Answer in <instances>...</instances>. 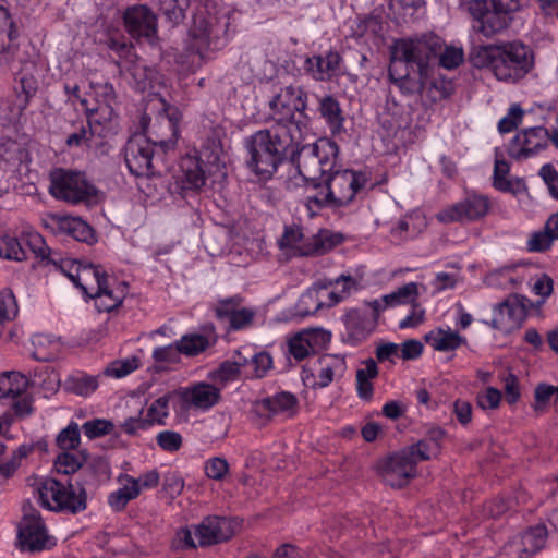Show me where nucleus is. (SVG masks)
Wrapping results in <instances>:
<instances>
[{"mask_svg": "<svg viewBox=\"0 0 558 558\" xmlns=\"http://www.w3.org/2000/svg\"><path fill=\"white\" fill-rule=\"evenodd\" d=\"M181 350L179 341L175 344L156 348L153 352V359L158 363H177L180 360Z\"/></svg>", "mask_w": 558, "mask_h": 558, "instance_id": "680f3d73", "label": "nucleus"}, {"mask_svg": "<svg viewBox=\"0 0 558 558\" xmlns=\"http://www.w3.org/2000/svg\"><path fill=\"white\" fill-rule=\"evenodd\" d=\"M438 48L439 39L435 37L398 40L393 47L390 64L400 62L401 66L418 69L420 73H426L428 63L436 58Z\"/></svg>", "mask_w": 558, "mask_h": 558, "instance_id": "9d476101", "label": "nucleus"}, {"mask_svg": "<svg viewBox=\"0 0 558 558\" xmlns=\"http://www.w3.org/2000/svg\"><path fill=\"white\" fill-rule=\"evenodd\" d=\"M549 131L534 126L518 133L508 146V154L515 160H523L547 147Z\"/></svg>", "mask_w": 558, "mask_h": 558, "instance_id": "a211bd4d", "label": "nucleus"}, {"mask_svg": "<svg viewBox=\"0 0 558 558\" xmlns=\"http://www.w3.org/2000/svg\"><path fill=\"white\" fill-rule=\"evenodd\" d=\"M439 442L435 438H425L418 442L404 448L405 451L411 452V457L414 458L415 465L420 461H426L439 451Z\"/></svg>", "mask_w": 558, "mask_h": 558, "instance_id": "c03bdc74", "label": "nucleus"}, {"mask_svg": "<svg viewBox=\"0 0 558 558\" xmlns=\"http://www.w3.org/2000/svg\"><path fill=\"white\" fill-rule=\"evenodd\" d=\"M17 305L12 292L3 291L0 293V319L10 320L15 317Z\"/></svg>", "mask_w": 558, "mask_h": 558, "instance_id": "e2e57ef3", "label": "nucleus"}, {"mask_svg": "<svg viewBox=\"0 0 558 558\" xmlns=\"http://www.w3.org/2000/svg\"><path fill=\"white\" fill-rule=\"evenodd\" d=\"M106 280V274L97 266L82 265L75 272V286L89 298L97 295V293L104 289L101 284H104Z\"/></svg>", "mask_w": 558, "mask_h": 558, "instance_id": "c85d7f7f", "label": "nucleus"}, {"mask_svg": "<svg viewBox=\"0 0 558 558\" xmlns=\"http://www.w3.org/2000/svg\"><path fill=\"white\" fill-rule=\"evenodd\" d=\"M525 316V304L518 296H511L495 305L492 320H483V323L496 330L509 333L520 328Z\"/></svg>", "mask_w": 558, "mask_h": 558, "instance_id": "f3484780", "label": "nucleus"}, {"mask_svg": "<svg viewBox=\"0 0 558 558\" xmlns=\"http://www.w3.org/2000/svg\"><path fill=\"white\" fill-rule=\"evenodd\" d=\"M340 62V54L335 51H329L325 56L307 58L306 71L317 81L329 80L337 73Z\"/></svg>", "mask_w": 558, "mask_h": 558, "instance_id": "cd10ccee", "label": "nucleus"}, {"mask_svg": "<svg viewBox=\"0 0 558 558\" xmlns=\"http://www.w3.org/2000/svg\"><path fill=\"white\" fill-rule=\"evenodd\" d=\"M99 94L106 98L105 102L112 100V93L109 87H101ZM80 100L88 117V133L85 146L95 154H107L108 140L117 132L114 110L108 104L93 107L88 100Z\"/></svg>", "mask_w": 558, "mask_h": 558, "instance_id": "39448f33", "label": "nucleus"}, {"mask_svg": "<svg viewBox=\"0 0 558 558\" xmlns=\"http://www.w3.org/2000/svg\"><path fill=\"white\" fill-rule=\"evenodd\" d=\"M0 256L19 262L27 257L21 241L13 236H3L0 239Z\"/></svg>", "mask_w": 558, "mask_h": 558, "instance_id": "de8ad7c7", "label": "nucleus"}, {"mask_svg": "<svg viewBox=\"0 0 558 558\" xmlns=\"http://www.w3.org/2000/svg\"><path fill=\"white\" fill-rule=\"evenodd\" d=\"M193 527L201 547L226 542L235 533V524L225 517H207Z\"/></svg>", "mask_w": 558, "mask_h": 558, "instance_id": "6ab92c4d", "label": "nucleus"}, {"mask_svg": "<svg viewBox=\"0 0 558 558\" xmlns=\"http://www.w3.org/2000/svg\"><path fill=\"white\" fill-rule=\"evenodd\" d=\"M101 286L104 289H101L97 295H92L90 298L95 299L96 306L99 311L110 312L122 303L126 294L128 284L122 282L118 287L112 288L107 279Z\"/></svg>", "mask_w": 558, "mask_h": 558, "instance_id": "7c9ffc66", "label": "nucleus"}, {"mask_svg": "<svg viewBox=\"0 0 558 558\" xmlns=\"http://www.w3.org/2000/svg\"><path fill=\"white\" fill-rule=\"evenodd\" d=\"M436 57L439 59V65L447 70L458 68L464 60V53L461 48L445 47L442 49L440 43Z\"/></svg>", "mask_w": 558, "mask_h": 558, "instance_id": "09e8293b", "label": "nucleus"}, {"mask_svg": "<svg viewBox=\"0 0 558 558\" xmlns=\"http://www.w3.org/2000/svg\"><path fill=\"white\" fill-rule=\"evenodd\" d=\"M246 364V360L235 362H223L218 369L213 373V378L222 383L235 379L240 373V367Z\"/></svg>", "mask_w": 558, "mask_h": 558, "instance_id": "6e6d98bb", "label": "nucleus"}, {"mask_svg": "<svg viewBox=\"0 0 558 558\" xmlns=\"http://www.w3.org/2000/svg\"><path fill=\"white\" fill-rule=\"evenodd\" d=\"M57 225L60 231L76 241L85 243H92L94 241V230L81 218L59 217Z\"/></svg>", "mask_w": 558, "mask_h": 558, "instance_id": "2f4dec72", "label": "nucleus"}, {"mask_svg": "<svg viewBox=\"0 0 558 558\" xmlns=\"http://www.w3.org/2000/svg\"><path fill=\"white\" fill-rule=\"evenodd\" d=\"M296 403V398L292 393L280 392L256 402V411L268 412L271 415L279 413L293 414Z\"/></svg>", "mask_w": 558, "mask_h": 558, "instance_id": "c756f323", "label": "nucleus"}, {"mask_svg": "<svg viewBox=\"0 0 558 558\" xmlns=\"http://www.w3.org/2000/svg\"><path fill=\"white\" fill-rule=\"evenodd\" d=\"M517 536L519 539H521L523 546L526 548V550H529V554L532 557L544 548L547 541L548 531L544 524H537Z\"/></svg>", "mask_w": 558, "mask_h": 558, "instance_id": "4c0bfd02", "label": "nucleus"}, {"mask_svg": "<svg viewBox=\"0 0 558 558\" xmlns=\"http://www.w3.org/2000/svg\"><path fill=\"white\" fill-rule=\"evenodd\" d=\"M49 180L50 194L70 204H87L96 195L95 187L80 172L58 168L50 172Z\"/></svg>", "mask_w": 558, "mask_h": 558, "instance_id": "1a4fd4ad", "label": "nucleus"}, {"mask_svg": "<svg viewBox=\"0 0 558 558\" xmlns=\"http://www.w3.org/2000/svg\"><path fill=\"white\" fill-rule=\"evenodd\" d=\"M553 243L554 239L544 226L543 230L535 231L530 235L526 242V250L536 253L546 252L551 247Z\"/></svg>", "mask_w": 558, "mask_h": 558, "instance_id": "603ef678", "label": "nucleus"}, {"mask_svg": "<svg viewBox=\"0 0 558 558\" xmlns=\"http://www.w3.org/2000/svg\"><path fill=\"white\" fill-rule=\"evenodd\" d=\"M302 136H294L280 126L268 125L256 131L245 142L250 159L247 167L258 177L269 179L288 158L294 157Z\"/></svg>", "mask_w": 558, "mask_h": 558, "instance_id": "f257e3e1", "label": "nucleus"}, {"mask_svg": "<svg viewBox=\"0 0 558 558\" xmlns=\"http://www.w3.org/2000/svg\"><path fill=\"white\" fill-rule=\"evenodd\" d=\"M124 27L135 39H153L157 33V17L144 4H136L125 10L123 14Z\"/></svg>", "mask_w": 558, "mask_h": 558, "instance_id": "aec40b11", "label": "nucleus"}, {"mask_svg": "<svg viewBox=\"0 0 558 558\" xmlns=\"http://www.w3.org/2000/svg\"><path fill=\"white\" fill-rule=\"evenodd\" d=\"M140 367V359L131 356L124 360L112 361L104 369V375L108 377L122 378Z\"/></svg>", "mask_w": 558, "mask_h": 558, "instance_id": "49530a36", "label": "nucleus"}, {"mask_svg": "<svg viewBox=\"0 0 558 558\" xmlns=\"http://www.w3.org/2000/svg\"><path fill=\"white\" fill-rule=\"evenodd\" d=\"M330 338V333L322 328L304 329L287 340L288 353L296 362H301L324 349Z\"/></svg>", "mask_w": 558, "mask_h": 558, "instance_id": "dca6fc26", "label": "nucleus"}, {"mask_svg": "<svg viewBox=\"0 0 558 558\" xmlns=\"http://www.w3.org/2000/svg\"><path fill=\"white\" fill-rule=\"evenodd\" d=\"M558 393V386L548 385L545 383H541L535 387L534 398L535 402L533 404L534 410L537 413L544 412L548 402L554 396Z\"/></svg>", "mask_w": 558, "mask_h": 558, "instance_id": "3c124183", "label": "nucleus"}, {"mask_svg": "<svg viewBox=\"0 0 558 558\" xmlns=\"http://www.w3.org/2000/svg\"><path fill=\"white\" fill-rule=\"evenodd\" d=\"M501 556L505 558H531L529 550L518 536L512 537L504 545Z\"/></svg>", "mask_w": 558, "mask_h": 558, "instance_id": "69168bd1", "label": "nucleus"}, {"mask_svg": "<svg viewBox=\"0 0 558 558\" xmlns=\"http://www.w3.org/2000/svg\"><path fill=\"white\" fill-rule=\"evenodd\" d=\"M145 134L132 136L124 147V158L131 173L137 177L154 175L158 170L153 161V146H160L166 151L175 144L177 125L166 116H161L158 124L145 128Z\"/></svg>", "mask_w": 558, "mask_h": 558, "instance_id": "7ed1b4c3", "label": "nucleus"}, {"mask_svg": "<svg viewBox=\"0 0 558 558\" xmlns=\"http://www.w3.org/2000/svg\"><path fill=\"white\" fill-rule=\"evenodd\" d=\"M473 17V29L486 38H493L506 32L513 22V16L487 0H462Z\"/></svg>", "mask_w": 558, "mask_h": 558, "instance_id": "9b49d317", "label": "nucleus"}, {"mask_svg": "<svg viewBox=\"0 0 558 558\" xmlns=\"http://www.w3.org/2000/svg\"><path fill=\"white\" fill-rule=\"evenodd\" d=\"M318 374L303 369V381L314 388H325L335 379L342 378L347 364L344 356L328 354L318 360Z\"/></svg>", "mask_w": 558, "mask_h": 558, "instance_id": "412c9836", "label": "nucleus"}, {"mask_svg": "<svg viewBox=\"0 0 558 558\" xmlns=\"http://www.w3.org/2000/svg\"><path fill=\"white\" fill-rule=\"evenodd\" d=\"M524 111L519 105L510 107L509 112L498 123V130L500 133H508L517 129L521 123Z\"/></svg>", "mask_w": 558, "mask_h": 558, "instance_id": "052dcab7", "label": "nucleus"}, {"mask_svg": "<svg viewBox=\"0 0 558 558\" xmlns=\"http://www.w3.org/2000/svg\"><path fill=\"white\" fill-rule=\"evenodd\" d=\"M338 146L330 141H319L312 145H300L291 157L299 173L308 182L325 179L335 168Z\"/></svg>", "mask_w": 558, "mask_h": 558, "instance_id": "423d86ee", "label": "nucleus"}, {"mask_svg": "<svg viewBox=\"0 0 558 558\" xmlns=\"http://www.w3.org/2000/svg\"><path fill=\"white\" fill-rule=\"evenodd\" d=\"M364 367L356 371V388L357 393L362 399H371L373 396L372 379L378 375V367L373 359L364 362Z\"/></svg>", "mask_w": 558, "mask_h": 558, "instance_id": "e433bc0d", "label": "nucleus"}, {"mask_svg": "<svg viewBox=\"0 0 558 558\" xmlns=\"http://www.w3.org/2000/svg\"><path fill=\"white\" fill-rule=\"evenodd\" d=\"M168 397L163 396L150 404L145 417L148 426L153 424H165V418L168 416Z\"/></svg>", "mask_w": 558, "mask_h": 558, "instance_id": "8fccbe9b", "label": "nucleus"}, {"mask_svg": "<svg viewBox=\"0 0 558 558\" xmlns=\"http://www.w3.org/2000/svg\"><path fill=\"white\" fill-rule=\"evenodd\" d=\"M306 108V92L300 86H286L269 101L270 125L280 126L294 136H302Z\"/></svg>", "mask_w": 558, "mask_h": 558, "instance_id": "20e7f679", "label": "nucleus"}, {"mask_svg": "<svg viewBox=\"0 0 558 558\" xmlns=\"http://www.w3.org/2000/svg\"><path fill=\"white\" fill-rule=\"evenodd\" d=\"M65 385L68 390L78 396H88L98 388V380L96 376L77 374L70 376L66 379Z\"/></svg>", "mask_w": 558, "mask_h": 558, "instance_id": "79ce46f5", "label": "nucleus"}, {"mask_svg": "<svg viewBox=\"0 0 558 558\" xmlns=\"http://www.w3.org/2000/svg\"><path fill=\"white\" fill-rule=\"evenodd\" d=\"M87 460V454L84 451L71 453L62 451L54 461L57 472L69 475L80 470Z\"/></svg>", "mask_w": 558, "mask_h": 558, "instance_id": "ea45409f", "label": "nucleus"}, {"mask_svg": "<svg viewBox=\"0 0 558 558\" xmlns=\"http://www.w3.org/2000/svg\"><path fill=\"white\" fill-rule=\"evenodd\" d=\"M20 86H21V92L23 94V98H22V105L23 107H25L31 97H33L36 92H37V88H38V82L36 80V77L27 71V69H24L21 73H20Z\"/></svg>", "mask_w": 558, "mask_h": 558, "instance_id": "13d9d810", "label": "nucleus"}, {"mask_svg": "<svg viewBox=\"0 0 558 558\" xmlns=\"http://www.w3.org/2000/svg\"><path fill=\"white\" fill-rule=\"evenodd\" d=\"M411 454L402 449L380 462L378 468L386 484L401 488L416 476V465Z\"/></svg>", "mask_w": 558, "mask_h": 558, "instance_id": "4468645a", "label": "nucleus"}, {"mask_svg": "<svg viewBox=\"0 0 558 558\" xmlns=\"http://www.w3.org/2000/svg\"><path fill=\"white\" fill-rule=\"evenodd\" d=\"M318 110L329 124L332 134L340 133L343 130L344 118L337 99L329 95L324 96L319 100Z\"/></svg>", "mask_w": 558, "mask_h": 558, "instance_id": "72a5a7b5", "label": "nucleus"}, {"mask_svg": "<svg viewBox=\"0 0 558 558\" xmlns=\"http://www.w3.org/2000/svg\"><path fill=\"white\" fill-rule=\"evenodd\" d=\"M82 428L89 439H94L111 433L113 424L107 420L96 418L85 422Z\"/></svg>", "mask_w": 558, "mask_h": 558, "instance_id": "5fc2aeb1", "label": "nucleus"}, {"mask_svg": "<svg viewBox=\"0 0 558 558\" xmlns=\"http://www.w3.org/2000/svg\"><path fill=\"white\" fill-rule=\"evenodd\" d=\"M214 21V17L207 19L203 15H197L194 17L190 29L191 41L189 49L199 54L201 58H204L205 52L211 49V45L215 46L214 48H217Z\"/></svg>", "mask_w": 558, "mask_h": 558, "instance_id": "5701e85b", "label": "nucleus"}, {"mask_svg": "<svg viewBox=\"0 0 558 558\" xmlns=\"http://www.w3.org/2000/svg\"><path fill=\"white\" fill-rule=\"evenodd\" d=\"M209 345V339L198 333L185 335L179 340V350H181L182 354L187 356L197 355Z\"/></svg>", "mask_w": 558, "mask_h": 558, "instance_id": "37998d69", "label": "nucleus"}, {"mask_svg": "<svg viewBox=\"0 0 558 558\" xmlns=\"http://www.w3.org/2000/svg\"><path fill=\"white\" fill-rule=\"evenodd\" d=\"M326 194L320 202H330V207H344L351 204L356 195L365 189L368 177L364 172L353 170L331 171L326 178Z\"/></svg>", "mask_w": 558, "mask_h": 558, "instance_id": "6e6552de", "label": "nucleus"}, {"mask_svg": "<svg viewBox=\"0 0 558 558\" xmlns=\"http://www.w3.org/2000/svg\"><path fill=\"white\" fill-rule=\"evenodd\" d=\"M181 189L184 192H198L206 183V171L203 160L195 156H186L181 162Z\"/></svg>", "mask_w": 558, "mask_h": 558, "instance_id": "bb28decb", "label": "nucleus"}, {"mask_svg": "<svg viewBox=\"0 0 558 558\" xmlns=\"http://www.w3.org/2000/svg\"><path fill=\"white\" fill-rule=\"evenodd\" d=\"M418 296V286L416 282H409L389 294L383 296L385 306H397L412 303Z\"/></svg>", "mask_w": 558, "mask_h": 558, "instance_id": "a19ab883", "label": "nucleus"}, {"mask_svg": "<svg viewBox=\"0 0 558 558\" xmlns=\"http://www.w3.org/2000/svg\"><path fill=\"white\" fill-rule=\"evenodd\" d=\"M425 341L437 351H453L465 343V339L458 332L437 329L425 336Z\"/></svg>", "mask_w": 558, "mask_h": 558, "instance_id": "473e14b6", "label": "nucleus"}, {"mask_svg": "<svg viewBox=\"0 0 558 558\" xmlns=\"http://www.w3.org/2000/svg\"><path fill=\"white\" fill-rule=\"evenodd\" d=\"M57 446L62 451L75 450L81 442L80 426L75 422H71L57 436Z\"/></svg>", "mask_w": 558, "mask_h": 558, "instance_id": "a18cd8bd", "label": "nucleus"}, {"mask_svg": "<svg viewBox=\"0 0 558 558\" xmlns=\"http://www.w3.org/2000/svg\"><path fill=\"white\" fill-rule=\"evenodd\" d=\"M242 301L241 296H232L219 301L216 306L217 317L226 323L229 329L240 330L253 324L256 313L253 308L241 307Z\"/></svg>", "mask_w": 558, "mask_h": 558, "instance_id": "4be33fe9", "label": "nucleus"}, {"mask_svg": "<svg viewBox=\"0 0 558 558\" xmlns=\"http://www.w3.org/2000/svg\"><path fill=\"white\" fill-rule=\"evenodd\" d=\"M12 40V22L9 12L0 5V53L8 51Z\"/></svg>", "mask_w": 558, "mask_h": 558, "instance_id": "bf43d9fd", "label": "nucleus"}, {"mask_svg": "<svg viewBox=\"0 0 558 558\" xmlns=\"http://www.w3.org/2000/svg\"><path fill=\"white\" fill-rule=\"evenodd\" d=\"M190 0H158V8L168 22L178 25L185 17Z\"/></svg>", "mask_w": 558, "mask_h": 558, "instance_id": "58836bf2", "label": "nucleus"}, {"mask_svg": "<svg viewBox=\"0 0 558 558\" xmlns=\"http://www.w3.org/2000/svg\"><path fill=\"white\" fill-rule=\"evenodd\" d=\"M182 399L195 409L208 410L219 402L220 390L214 385L198 383L185 388L182 392Z\"/></svg>", "mask_w": 558, "mask_h": 558, "instance_id": "a878e982", "label": "nucleus"}, {"mask_svg": "<svg viewBox=\"0 0 558 558\" xmlns=\"http://www.w3.org/2000/svg\"><path fill=\"white\" fill-rule=\"evenodd\" d=\"M229 472V463L225 458L214 457L205 464L206 475L215 481H221Z\"/></svg>", "mask_w": 558, "mask_h": 558, "instance_id": "4d7b16f0", "label": "nucleus"}, {"mask_svg": "<svg viewBox=\"0 0 558 558\" xmlns=\"http://www.w3.org/2000/svg\"><path fill=\"white\" fill-rule=\"evenodd\" d=\"M490 208L488 197L480 194L468 195L464 199L440 210L436 218L442 223L472 222L485 217Z\"/></svg>", "mask_w": 558, "mask_h": 558, "instance_id": "ddd939ff", "label": "nucleus"}, {"mask_svg": "<svg viewBox=\"0 0 558 558\" xmlns=\"http://www.w3.org/2000/svg\"><path fill=\"white\" fill-rule=\"evenodd\" d=\"M28 379L19 372H5L0 375V399H15L26 392Z\"/></svg>", "mask_w": 558, "mask_h": 558, "instance_id": "f704fd0d", "label": "nucleus"}, {"mask_svg": "<svg viewBox=\"0 0 558 558\" xmlns=\"http://www.w3.org/2000/svg\"><path fill=\"white\" fill-rule=\"evenodd\" d=\"M279 247L291 256L323 255L329 252L335 242L328 232L320 231L317 234L306 236L298 225L286 226L280 238Z\"/></svg>", "mask_w": 558, "mask_h": 558, "instance_id": "f8f14e48", "label": "nucleus"}, {"mask_svg": "<svg viewBox=\"0 0 558 558\" xmlns=\"http://www.w3.org/2000/svg\"><path fill=\"white\" fill-rule=\"evenodd\" d=\"M389 80L405 95L421 93L424 87L426 73H420L418 69L411 70L401 66L400 62L390 64L388 69Z\"/></svg>", "mask_w": 558, "mask_h": 558, "instance_id": "b1692460", "label": "nucleus"}, {"mask_svg": "<svg viewBox=\"0 0 558 558\" xmlns=\"http://www.w3.org/2000/svg\"><path fill=\"white\" fill-rule=\"evenodd\" d=\"M40 505L52 511L77 513L87 507V494L82 483L68 485L54 478H45L37 487Z\"/></svg>", "mask_w": 558, "mask_h": 558, "instance_id": "0eeeda50", "label": "nucleus"}, {"mask_svg": "<svg viewBox=\"0 0 558 558\" xmlns=\"http://www.w3.org/2000/svg\"><path fill=\"white\" fill-rule=\"evenodd\" d=\"M345 326L352 337L363 339L372 332L374 323L366 314L353 308L345 315Z\"/></svg>", "mask_w": 558, "mask_h": 558, "instance_id": "c9c22d12", "label": "nucleus"}, {"mask_svg": "<svg viewBox=\"0 0 558 558\" xmlns=\"http://www.w3.org/2000/svg\"><path fill=\"white\" fill-rule=\"evenodd\" d=\"M22 549L40 551L54 545V539L48 534L41 517L36 512L25 513L19 531Z\"/></svg>", "mask_w": 558, "mask_h": 558, "instance_id": "2eb2a0df", "label": "nucleus"}, {"mask_svg": "<svg viewBox=\"0 0 558 558\" xmlns=\"http://www.w3.org/2000/svg\"><path fill=\"white\" fill-rule=\"evenodd\" d=\"M157 445L165 451H179L183 445V438L180 433L174 430H162L156 436Z\"/></svg>", "mask_w": 558, "mask_h": 558, "instance_id": "864d4df0", "label": "nucleus"}, {"mask_svg": "<svg viewBox=\"0 0 558 558\" xmlns=\"http://www.w3.org/2000/svg\"><path fill=\"white\" fill-rule=\"evenodd\" d=\"M26 243L36 256H40L41 258H47L51 263L57 265V260L54 258L50 257V250L46 245L45 240L40 234L29 233L26 239Z\"/></svg>", "mask_w": 558, "mask_h": 558, "instance_id": "0e129e2a", "label": "nucleus"}, {"mask_svg": "<svg viewBox=\"0 0 558 558\" xmlns=\"http://www.w3.org/2000/svg\"><path fill=\"white\" fill-rule=\"evenodd\" d=\"M333 286L332 280H329L325 283H317L312 289H308L301 296V304L307 303L312 301L314 303L312 308H306L303 311L304 315L315 314L322 307H331L338 304L341 300L344 299L341 292L328 291V288Z\"/></svg>", "mask_w": 558, "mask_h": 558, "instance_id": "393cba45", "label": "nucleus"}, {"mask_svg": "<svg viewBox=\"0 0 558 558\" xmlns=\"http://www.w3.org/2000/svg\"><path fill=\"white\" fill-rule=\"evenodd\" d=\"M539 175L548 186L550 194L558 198V172L554 166L544 165L539 170Z\"/></svg>", "mask_w": 558, "mask_h": 558, "instance_id": "774afa93", "label": "nucleus"}, {"mask_svg": "<svg viewBox=\"0 0 558 558\" xmlns=\"http://www.w3.org/2000/svg\"><path fill=\"white\" fill-rule=\"evenodd\" d=\"M183 488L184 481L178 473L171 472L165 475L162 489L170 496L171 499H174L177 496H179Z\"/></svg>", "mask_w": 558, "mask_h": 558, "instance_id": "338daca9", "label": "nucleus"}, {"mask_svg": "<svg viewBox=\"0 0 558 558\" xmlns=\"http://www.w3.org/2000/svg\"><path fill=\"white\" fill-rule=\"evenodd\" d=\"M470 59L475 68H487L498 81L506 83L519 82L535 63L533 50L521 41L476 47Z\"/></svg>", "mask_w": 558, "mask_h": 558, "instance_id": "f03ea898", "label": "nucleus"}]
</instances>
